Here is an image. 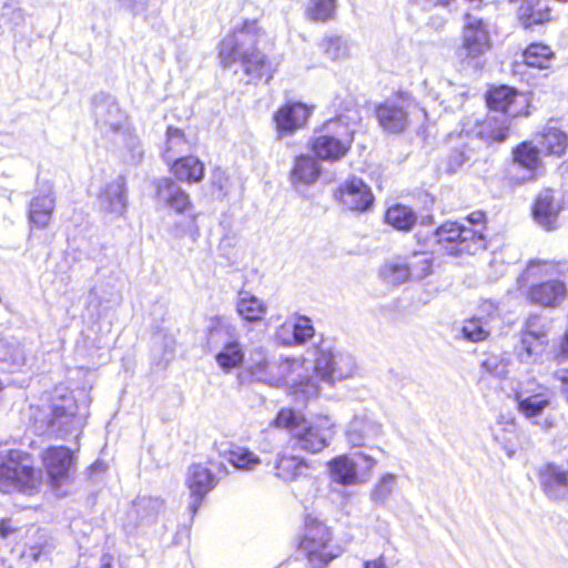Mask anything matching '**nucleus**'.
Masks as SVG:
<instances>
[{"label":"nucleus","mask_w":568,"mask_h":568,"mask_svg":"<svg viewBox=\"0 0 568 568\" xmlns=\"http://www.w3.org/2000/svg\"><path fill=\"white\" fill-rule=\"evenodd\" d=\"M219 484V478L202 463L190 465L185 485L190 490L194 511L201 506L206 495Z\"/></svg>","instance_id":"6ab92c4d"},{"label":"nucleus","mask_w":568,"mask_h":568,"mask_svg":"<svg viewBox=\"0 0 568 568\" xmlns=\"http://www.w3.org/2000/svg\"><path fill=\"white\" fill-rule=\"evenodd\" d=\"M378 273L381 278L390 285H399L410 281L405 256L385 262L379 267Z\"/></svg>","instance_id":"e433bc0d"},{"label":"nucleus","mask_w":568,"mask_h":568,"mask_svg":"<svg viewBox=\"0 0 568 568\" xmlns=\"http://www.w3.org/2000/svg\"><path fill=\"white\" fill-rule=\"evenodd\" d=\"M337 0H308L305 16L313 22H327L336 16Z\"/></svg>","instance_id":"ea45409f"},{"label":"nucleus","mask_w":568,"mask_h":568,"mask_svg":"<svg viewBox=\"0 0 568 568\" xmlns=\"http://www.w3.org/2000/svg\"><path fill=\"white\" fill-rule=\"evenodd\" d=\"M521 57L525 65L535 69H546L555 58V52L548 44L531 42L523 50Z\"/></svg>","instance_id":"f704fd0d"},{"label":"nucleus","mask_w":568,"mask_h":568,"mask_svg":"<svg viewBox=\"0 0 568 568\" xmlns=\"http://www.w3.org/2000/svg\"><path fill=\"white\" fill-rule=\"evenodd\" d=\"M166 165L172 175L171 179L187 185L201 183L205 178V163L194 154L176 156Z\"/></svg>","instance_id":"412c9836"},{"label":"nucleus","mask_w":568,"mask_h":568,"mask_svg":"<svg viewBox=\"0 0 568 568\" xmlns=\"http://www.w3.org/2000/svg\"><path fill=\"white\" fill-rule=\"evenodd\" d=\"M10 523L9 518L0 519V537L3 539L16 531V528L11 527Z\"/></svg>","instance_id":"49530a36"},{"label":"nucleus","mask_w":568,"mask_h":568,"mask_svg":"<svg viewBox=\"0 0 568 568\" xmlns=\"http://www.w3.org/2000/svg\"><path fill=\"white\" fill-rule=\"evenodd\" d=\"M155 197L178 215L190 214L194 210L191 195L175 184L171 178H162L154 183Z\"/></svg>","instance_id":"f3484780"},{"label":"nucleus","mask_w":568,"mask_h":568,"mask_svg":"<svg viewBox=\"0 0 568 568\" xmlns=\"http://www.w3.org/2000/svg\"><path fill=\"white\" fill-rule=\"evenodd\" d=\"M55 209V199L49 194L34 196L28 211V220L31 229H47L52 220Z\"/></svg>","instance_id":"cd10ccee"},{"label":"nucleus","mask_w":568,"mask_h":568,"mask_svg":"<svg viewBox=\"0 0 568 568\" xmlns=\"http://www.w3.org/2000/svg\"><path fill=\"white\" fill-rule=\"evenodd\" d=\"M290 393L293 396L307 399L317 395L318 386L311 377H303L291 384Z\"/></svg>","instance_id":"79ce46f5"},{"label":"nucleus","mask_w":568,"mask_h":568,"mask_svg":"<svg viewBox=\"0 0 568 568\" xmlns=\"http://www.w3.org/2000/svg\"><path fill=\"white\" fill-rule=\"evenodd\" d=\"M295 542L297 551L310 568H325L341 552L334 540L333 529L312 515L304 517L302 530L296 535Z\"/></svg>","instance_id":"39448f33"},{"label":"nucleus","mask_w":568,"mask_h":568,"mask_svg":"<svg viewBox=\"0 0 568 568\" xmlns=\"http://www.w3.org/2000/svg\"><path fill=\"white\" fill-rule=\"evenodd\" d=\"M511 163L528 172L532 179L544 169L542 156L530 140L521 141L511 149Z\"/></svg>","instance_id":"a878e982"},{"label":"nucleus","mask_w":568,"mask_h":568,"mask_svg":"<svg viewBox=\"0 0 568 568\" xmlns=\"http://www.w3.org/2000/svg\"><path fill=\"white\" fill-rule=\"evenodd\" d=\"M410 281L423 280L433 273L434 260L423 252H413L405 256Z\"/></svg>","instance_id":"58836bf2"},{"label":"nucleus","mask_w":568,"mask_h":568,"mask_svg":"<svg viewBox=\"0 0 568 568\" xmlns=\"http://www.w3.org/2000/svg\"><path fill=\"white\" fill-rule=\"evenodd\" d=\"M480 308V314L465 320L460 329L463 338L471 343L486 341L490 335L487 324L499 317L498 306L491 302L483 303Z\"/></svg>","instance_id":"4be33fe9"},{"label":"nucleus","mask_w":568,"mask_h":568,"mask_svg":"<svg viewBox=\"0 0 568 568\" xmlns=\"http://www.w3.org/2000/svg\"><path fill=\"white\" fill-rule=\"evenodd\" d=\"M314 327L306 316L285 321L277 329V336L286 345L303 344L314 336Z\"/></svg>","instance_id":"bb28decb"},{"label":"nucleus","mask_w":568,"mask_h":568,"mask_svg":"<svg viewBox=\"0 0 568 568\" xmlns=\"http://www.w3.org/2000/svg\"><path fill=\"white\" fill-rule=\"evenodd\" d=\"M236 312L246 323H260L266 317L267 305L256 296L245 294L237 300Z\"/></svg>","instance_id":"72a5a7b5"},{"label":"nucleus","mask_w":568,"mask_h":568,"mask_svg":"<svg viewBox=\"0 0 568 568\" xmlns=\"http://www.w3.org/2000/svg\"><path fill=\"white\" fill-rule=\"evenodd\" d=\"M565 396H566V398H567V402H568V393H567V394H566Z\"/></svg>","instance_id":"5fc2aeb1"},{"label":"nucleus","mask_w":568,"mask_h":568,"mask_svg":"<svg viewBox=\"0 0 568 568\" xmlns=\"http://www.w3.org/2000/svg\"><path fill=\"white\" fill-rule=\"evenodd\" d=\"M190 216H191V220H192L193 222H195V221H196V217H197V214L192 213V214H190Z\"/></svg>","instance_id":"864d4df0"},{"label":"nucleus","mask_w":568,"mask_h":568,"mask_svg":"<svg viewBox=\"0 0 568 568\" xmlns=\"http://www.w3.org/2000/svg\"><path fill=\"white\" fill-rule=\"evenodd\" d=\"M358 456L366 463L368 470H371L376 465V460L367 454L359 453Z\"/></svg>","instance_id":"3c124183"},{"label":"nucleus","mask_w":568,"mask_h":568,"mask_svg":"<svg viewBox=\"0 0 568 568\" xmlns=\"http://www.w3.org/2000/svg\"><path fill=\"white\" fill-rule=\"evenodd\" d=\"M506 363L504 358L496 354L488 355L481 362V369L488 375H499L505 371Z\"/></svg>","instance_id":"37998d69"},{"label":"nucleus","mask_w":568,"mask_h":568,"mask_svg":"<svg viewBox=\"0 0 568 568\" xmlns=\"http://www.w3.org/2000/svg\"><path fill=\"white\" fill-rule=\"evenodd\" d=\"M314 105L301 101H286L272 115L276 134L280 139L293 134L307 125Z\"/></svg>","instance_id":"f8f14e48"},{"label":"nucleus","mask_w":568,"mask_h":568,"mask_svg":"<svg viewBox=\"0 0 568 568\" xmlns=\"http://www.w3.org/2000/svg\"><path fill=\"white\" fill-rule=\"evenodd\" d=\"M354 139L351 124L341 118H333L315 130L308 150L318 161L336 163L349 153Z\"/></svg>","instance_id":"423d86ee"},{"label":"nucleus","mask_w":568,"mask_h":568,"mask_svg":"<svg viewBox=\"0 0 568 568\" xmlns=\"http://www.w3.org/2000/svg\"><path fill=\"white\" fill-rule=\"evenodd\" d=\"M334 196L345 209L355 212H365L374 203L372 190L358 178H351L339 184Z\"/></svg>","instance_id":"2eb2a0df"},{"label":"nucleus","mask_w":568,"mask_h":568,"mask_svg":"<svg viewBox=\"0 0 568 568\" xmlns=\"http://www.w3.org/2000/svg\"><path fill=\"white\" fill-rule=\"evenodd\" d=\"M555 377L560 382L562 393L568 394V368L558 369L555 372Z\"/></svg>","instance_id":"a18cd8bd"},{"label":"nucleus","mask_w":568,"mask_h":568,"mask_svg":"<svg viewBox=\"0 0 568 568\" xmlns=\"http://www.w3.org/2000/svg\"><path fill=\"white\" fill-rule=\"evenodd\" d=\"M328 474L333 481L349 486L359 481L356 464L347 455H338L328 460Z\"/></svg>","instance_id":"473e14b6"},{"label":"nucleus","mask_w":568,"mask_h":568,"mask_svg":"<svg viewBox=\"0 0 568 568\" xmlns=\"http://www.w3.org/2000/svg\"><path fill=\"white\" fill-rule=\"evenodd\" d=\"M467 156L465 152L460 149H454L449 152V154L445 159L446 170L449 173L456 172L459 168L464 165Z\"/></svg>","instance_id":"c03bdc74"},{"label":"nucleus","mask_w":568,"mask_h":568,"mask_svg":"<svg viewBox=\"0 0 568 568\" xmlns=\"http://www.w3.org/2000/svg\"><path fill=\"white\" fill-rule=\"evenodd\" d=\"M422 1L432 7H446V6H449L454 0H422Z\"/></svg>","instance_id":"8fccbe9b"},{"label":"nucleus","mask_w":568,"mask_h":568,"mask_svg":"<svg viewBox=\"0 0 568 568\" xmlns=\"http://www.w3.org/2000/svg\"><path fill=\"white\" fill-rule=\"evenodd\" d=\"M483 99L488 111L506 118L518 119L530 114V104L524 93L508 84H489Z\"/></svg>","instance_id":"1a4fd4ad"},{"label":"nucleus","mask_w":568,"mask_h":568,"mask_svg":"<svg viewBox=\"0 0 568 568\" xmlns=\"http://www.w3.org/2000/svg\"><path fill=\"white\" fill-rule=\"evenodd\" d=\"M364 568H387L384 556L364 561Z\"/></svg>","instance_id":"de8ad7c7"},{"label":"nucleus","mask_w":568,"mask_h":568,"mask_svg":"<svg viewBox=\"0 0 568 568\" xmlns=\"http://www.w3.org/2000/svg\"><path fill=\"white\" fill-rule=\"evenodd\" d=\"M562 210L561 204L556 200L555 190L545 187L534 197L530 205V215L532 221L547 232L559 227V215Z\"/></svg>","instance_id":"4468645a"},{"label":"nucleus","mask_w":568,"mask_h":568,"mask_svg":"<svg viewBox=\"0 0 568 568\" xmlns=\"http://www.w3.org/2000/svg\"><path fill=\"white\" fill-rule=\"evenodd\" d=\"M311 468L310 460L297 454L296 445L287 442L276 454L272 469L278 480L293 483L306 477Z\"/></svg>","instance_id":"ddd939ff"},{"label":"nucleus","mask_w":568,"mask_h":568,"mask_svg":"<svg viewBox=\"0 0 568 568\" xmlns=\"http://www.w3.org/2000/svg\"><path fill=\"white\" fill-rule=\"evenodd\" d=\"M537 148L544 158L560 159L568 150V134L556 126H545L535 133Z\"/></svg>","instance_id":"393cba45"},{"label":"nucleus","mask_w":568,"mask_h":568,"mask_svg":"<svg viewBox=\"0 0 568 568\" xmlns=\"http://www.w3.org/2000/svg\"><path fill=\"white\" fill-rule=\"evenodd\" d=\"M332 424L327 417H320L314 424L304 427L301 432L291 436L290 444L296 445V449L312 454L322 452L328 446Z\"/></svg>","instance_id":"dca6fc26"},{"label":"nucleus","mask_w":568,"mask_h":568,"mask_svg":"<svg viewBox=\"0 0 568 568\" xmlns=\"http://www.w3.org/2000/svg\"><path fill=\"white\" fill-rule=\"evenodd\" d=\"M417 213L409 205L395 203L384 213V222L396 231L410 232L417 224Z\"/></svg>","instance_id":"2f4dec72"},{"label":"nucleus","mask_w":568,"mask_h":568,"mask_svg":"<svg viewBox=\"0 0 568 568\" xmlns=\"http://www.w3.org/2000/svg\"><path fill=\"white\" fill-rule=\"evenodd\" d=\"M567 264L560 260L530 258L516 278V287L528 305L558 308L568 298L562 278Z\"/></svg>","instance_id":"f257e3e1"},{"label":"nucleus","mask_w":568,"mask_h":568,"mask_svg":"<svg viewBox=\"0 0 568 568\" xmlns=\"http://www.w3.org/2000/svg\"><path fill=\"white\" fill-rule=\"evenodd\" d=\"M516 407L527 418L537 417L550 406L548 389L540 384L531 392L526 389L516 390L514 394Z\"/></svg>","instance_id":"b1692460"},{"label":"nucleus","mask_w":568,"mask_h":568,"mask_svg":"<svg viewBox=\"0 0 568 568\" xmlns=\"http://www.w3.org/2000/svg\"><path fill=\"white\" fill-rule=\"evenodd\" d=\"M490 48L489 32L483 18L471 11L464 13L462 43L457 50L459 61H471Z\"/></svg>","instance_id":"9d476101"},{"label":"nucleus","mask_w":568,"mask_h":568,"mask_svg":"<svg viewBox=\"0 0 568 568\" xmlns=\"http://www.w3.org/2000/svg\"><path fill=\"white\" fill-rule=\"evenodd\" d=\"M316 158L310 154L295 156L293 168L290 171V179L293 184L308 185L314 183L321 175V166Z\"/></svg>","instance_id":"c756f323"},{"label":"nucleus","mask_w":568,"mask_h":568,"mask_svg":"<svg viewBox=\"0 0 568 568\" xmlns=\"http://www.w3.org/2000/svg\"><path fill=\"white\" fill-rule=\"evenodd\" d=\"M513 120L504 115L487 114L475 122L473 134L488 144L503 143L510 135Z\"/></svg>","instance_id":"5701e85b"},{"label":"nucleus","mask_w":568,"mask_h":568,"mask_svg":"<svg viewBox=\"0 0 568 568\" xmlns=\"http://www.w3.org/2000/svg\"><path fill=\"white\" fill-rule=\"evenodd\" d=\"M542 491L554 500L568 498V471L555 463H547L537 470Z\"/></svg>","instance_id":"aec40b11"},{"label":"nucleus","mask_w":568,"mask_h":568,"mask_svg":"<svg viewBox=\"0 0 568 568\" xmlns=\"http://www.w3.org/2000/svg\"><path fill=\"white\" fill-rule=\"evenodd\" d=\"M194 146L195 143L186 136L182 129L169 125L165 131V141L161 151V158L168 163Z\"/></svg>","instance_id":"7c9ffc66"},{"label":"nucleus","mask_w":568,"mask_h":568,"mask_svg":"<svg viewBox=\"0 0 568 568\" xmlns=\"http://www.w3.org/2000/svg\"><path fill=\"white\" fill-rule=\"evenodd\" d=\"M215 361L224 372L241 367L244 363V351L241 343L236 339L225 343L215 355Z\"/></svg>","instance_id":"c9c22d12"},{"label":"nucleus","mask_w":568,"mask_h":568,"mask_svg":"<svg viewBox=\"0 0 568 568\" xmlns=\"http://www.w3.org/2000/svg\"><path fill=\"white\" fill-rule=\"evenodd\" d=\"M100 568H113L114 557L110 552L102 554Z\"/></svg>","instance_id":"09e8293b"},{"label":"nucleus","mask_w":568,"mask_h":568,"mask_svg":"<svg viewBox=\"0 0 568 568\" xmlns=\"http://www.w3.org/2000/svg\"><path fill=\"white\" fill-rule=\"evenodd\" d=\"M78 410V400L71 393L54 397L52 398L51 412L48 416L47 425L50 427L67 425L77 417Z\"/></svg>","instance_id":"c85d7f7f"},{"label":"nucleus","mask_w":568,"mask_h":568,"mask_svg":"<svg viewBox=\"0 0 568 568\" xmlns=\"http://www.w3.org/2000/svg\"><path fill=\"white\" fill-rule=\"evenodd\" d=\"M42 485V473L33 466V457L29 452L11 448L0 454V493L18 491L33 496L41 490Z\"/></svg>","instance_id":"20e7f679"},{"label":"nucleus","mask_w":568,"mask_h":568,"mask_svg":"<svg viewBox=\"0 0 568 568\" xmlns=\"http://www.w3.org/2000/svg\"><path fill=\"white\" fill-rule=\"evenodd\" d=\"M549 344L548 329L541 323L539 314H530L520 332L519 339L515 346V353L520 361L540 355Z\"/></svg>","instance_id":"9b49d317"},{"label":"nucleus","mask_w":568,"mask_h":568,"mask_svg":"<svg viewBox=\"0 0 568 568\" xmlns=\"http://www.w3.org/2000/svg\"><path fill=\"white\" fill-rule=\"evenodd\" d=\"M223 456L236 469H252L261 463L251 449L239 445H232Z\"/></svg>","instance_id":"4c0bfd02"},{"label":"nucleus","mask_w":568,"mask_h":568,"mask_svg":"<svg viewBox=\"0 0 568 568\" xmlns=\"http://www.w3.org/2000/svg\"><path fill=\"white\" fill-rule=\"evenodd\" d=\"M339 42H341V39H339V38H328V39H326V44H327L328 47L334 45V44H338ZM328 49H329V48H327V50H328Z\"/></svg>","instance_id":"603ef678"},{"label":"nucleus","mask_w":568,"mask_h":568,"mask_svg":"<svg viewBox=\"0 0 568 568\" xmlns=\"http://www.w3.org/2000/svg\"><path fill=\"white\" fill-rule=\"evenodd\" d=\"M516 3V19L525 30L542 27L554 20L548 0H509Z\"/></svg>","instance_id":"a211bd4d"},{"label":"nucleus","mask_w":568,"mask_h":568,"mask_svg":"<svg viewBox=\"0 0 568 568\" xmlns=\"http://www.w3.org/2000/svg\"><path fill=\"white\" fill-rule=\"evenodd\" d=\"M434 241L448 256L475 255L488 245V215L475 210L460 220H447L434 231Z\"/></svg>","instance_id":"7ed1b4c3"},{"label":"nucleus","mask_w":568,"mask_h":568,"mask_svg":"<svg viewBox=\"0 0 568 568\" xmlns=\"http://www.w3.org/2000/svg\"><path fill=\"white\" fill-rule=\"evenodd\" d=\"M39 458L50 490L57 493L72 481V470L77 465L73 449L65 445H49L40 452Z\"/></svg>","instance_id":"6e6552de"},{"label":"nucleus","mask_w":568,"mask_h":568,"mask_svg":"<svg viewBox=\"0 0 568 568\" xmlns=\"http://www.w3.org/2000/svg\"><path fill=\"white\" fill-rule=\"evenodd\" d=\"M417 108L413 95L398 90L389 99L377 103L374 116L379 128L387 134H403L412 125L413 109Z\"/></svg>","instance_id":"0eeeda50"},{"label":"nucleus","mask_w":568,"mask_h":568,"mask_svg":"<svg viewBox=\"0 0 568 568\" xmlns=\"http://www.w3.org/2000/svg\"><path fill=\"white\" fill-rule=\"evenodd\" d=\"M262 34L257 19H246L243 23L230 31L220 41L217 55L223 68H230L240 62L248 83H270L277 71L265 53L256 48L242 50L248 40H256Z\"/></svg>","instance_id":"f03ea898"},{"label":"nucleus","mask_w":568,"mask_h":568,"mask_svg":"<svg viewBox=\"0 0 568 568\" xmlns=\"http://www.w3.org/2000/svg\"><path fill=\"white\" fill-rule=\"evenodd\" d=\"M304 423L305 416L302 413L292 407H282L272 419L271 425L277 429L293 432L303 426Z\"/></svg>","instance_id":"a19ab883"}]
</instances>
